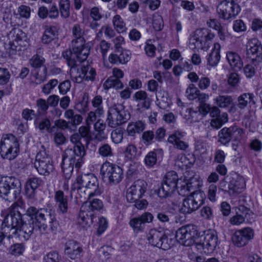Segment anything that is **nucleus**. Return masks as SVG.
Segmentation results:
<instances>
[{"mask_svg": "<svg viewBox=\"0 0 262 262\" xmlns=\"http://www.w3.org/2000/svg\"><path fill=\"white\" fill-rule=\"evenodd\" d=\"M231 127L232 138L235 141L240 140L242 138L243 135L244 134V130L237 126H233Z\"/></svg>", "mask_w": 262, "mask_h": 262, "instance_id": "61", "label": "nucleus"}, {"mask_svg": "<svg viewBox=\"0 0 262 262\" xmlns=\"http://www.w3.org/2000/svg\"><path fill=\"white\" fill-rule=\"evenodd\" d=\"M153 216L149 212H145L138 217L131 219L129 224L133 229L134 232L138 233L142 231L146 223H150L152 221Z\"/></svg>", "mask_w": 262, "mask_h": 262, "instance_id": "18", "label": "nucleus"}, {"mask_svg": "<svg viewBox=\"0 0 262 262\" xmlns=\"http://www.w3.org/2000/svg\"><path fill=\"white\" fill-rule=\"evenodd\" d=\"M85 31L83 27L79 24H75L72 28V35L73 39H85Z\"/></svg>", "mask_w": 262, "mask_h": 262, "instance_id": "49", "label": "nucleus"}, {"mask_svg": "<svg viewBox=\"0 0 262 262\" xmlns=\"http://www.w3.org/2000/svg\"><path fill=\"white\" fill-rule=\"evenodd\" d=\"M92 104L94 107L97 108L96 111L98 116H101L104 111L102 106V98L100 95L96 96L92 100Z\"/></svg>", "mask_w": 262, "mask_h": 262, "instance_id": "54", "label": "nucleus"}, {"mask_svg": "<svg viewBox=\"0 0 262 262\" xmlns=\"http://www.w3.org/2000/svg\"><path fill=\"white\" fill-rule=\"evenodd\" d=\"M35 221L41 231L48 233L49 231L52 232L57 231L58 223L54 212L45 208L37 209L33 206L29 207L24 214L19 212L18 207L11 208L5 217L2 226L9 229V238L15 237L21 241H26L36 229Z\"/></svg>", "mask_w": 262, "mask_h": 262, "instance_id": "1", "label": "nucleus"}, {"mask_svg": "<svg viewBox=\"0 0 262 262\" xmlns=\"http://www.w3.org/2000/svg\"><path fill=\"white\" fill-rule=\"evenodd\" d=\"M42 183V181L40 178L33 177L27 180L26 185L30 188L36 189Z\"/></svg>", "mask_w": 262, "mask_h": 262, "instance_id": "57", "label": "nucleus"}, {"mask_svg": "<svg viewBox=\"0 0 262 262\" xmlns=\"http://www.w3.org/2000/svg\"><path fill=\"white\" fill-rule=\"evenodd\" d=\"M178 181V176L177 173L174 171H171L166 173L162 182L165 183V185L175 190L177 186Z\"/></svg>", "mask_w": 262, "mask_h": 262, "instance_id": "37", "label": "nucleus"}, {"mask_svg": "<svg viewBox=\"0 0 262 262\" xmlns=\"http://www.w3.org/2000/svg\"><path fill=\"white\" fill-rule=\"evenodd\" d=\"M111 138L115 143H120L123 139V131L120 129L114 130L111 134Z\"/></svg>", "mask_w": 262, "mask_h": 262, "instance_id": "63", "label": "nucleus"}, {"mask_svg": "<svg viewBox=\"0 0 262 262\" xmlns=\"http://www.w3.org/2000/svg\"><path fill=\"white\" fill-rule=\"evenodd\" d=\"M147 184L143 180H137L127 189L126 200L127 202H135L140 199L147 189Z\"/></svg>", "mask_w": 262, "mask_h": 262, "instance_id": "15", "label": "nucleus"}, {"mask_svg": "<svg viewBox=\"0 0 262 262\" xmlns=\"http://www.w3.org/2000/svg\"><path fill=\"white\" fill-rule=\"evenodd\" d=\"M83 80L93 81L96 75L95 70L90 67H82Z\"/></svg>", "mask_w": 262, "mask_h": 262, "instance_id": "51", "label": "nucleus"}, {"mask_svg": "<svg viewBox=\"0 0 262 262\" xmlns=\"http://www.w3.org/2000/svg\"><path fill=\"white\" fill-rule=\"evenodd\" d=\"M103 207V202L99 199H94L91 201L82 204L81 210L93 213L94 211H100Z\"/></svg>", "mask_w": 262, "mask_h": 262, "instance_id": "30", "label": "nucleus"}, {"mask_svg": "<svg viewBox=\"0 0 262 262\" xmlns=\"http://www.w3.org/2000/svg\"><path fill=\"white\" fill-rule=\"evenodd\" d=\"M100 172L103 181L110 185L118 184L123 178L122 169L110 162H105L102 164Z\"/></svg>", "mask_w": 262, "mask_h": 262, "instance_id": "6", "label": "nucleus"}, {"mask_svg": "<svg viewBox=\"0 0 262 262\" xmlns=\"http://www.w3.org/2000/svg\"><path fill=\"white\" fill-rule=\"evenodd\" d=\"M94 216V213H89L87 211L81 210V208L78 219V224L82 228H86L92 224Z\"/></svg>", "mask_w": 262, "mask_h": 262, "instance_id": "28", "label": "nucleus"}, {"mask_svg": "<svg viewBox=\"0 0 262 262\" xmlns=\"http://www.w3.org/2000/svg\"><path fill=\"white\" fill-rule=\"evenodd\" d=\"M47 68L45 66H42V70L39 69L35 73L34 82L36 84H40L47 79Z\"/></svg>", "mask_w": 262, "mask_h": 262, "instance_id": "48", "label": "nucleus"}, {"mask_svg": "<svg viewBox=\"0 0 262 262\" xmlns=\"http://www.w3.org/2000/svg\"><path fill=\"white\" fill-rule=\"evenodd\" d=\"M217 245L218 237L216 233L208 231L205 234L203 241L195 243V247L204 254H209L215 250Z\"/></svg>", "mask_w": 262, "mask_h": 262, "instance_id": "14", "label": "nucleus"}, {"mask_svg": "<svg viewBox=\"0 0 262 262\" xmlns=\"http://www.w3.org/2000/svg\"><path fill=\"white\" fill-rule=\"evenodd\" d=\"M84 189L89 193V198L100 195L102 193L97 177L93 173H90L86 186Z\"/></svg>", "mask_w": 262, "mask_h": 262, "instance_id": "23", "label": "nucleus"}, {"mask_svg": "<svg viewBox=\"0 0 262 262\" xmlns=\"http://www.w3.org/2000/svg\"><path fill=\"white\" fill-rule=\"evenodd\" d=\"M82 249L76 241H68L65 246V253L73 259L78 258L81 256Z\"/></svg>", "mask_w": 262, "mask_h": 262, "instance_id": "26", "label": "nucleus"}, {"mask_svg": "<svg viewBox=\"0 0 262 262\" xmlns=\"http://www.w3.org/2000/svg\"><path fill=\"white\" fill-rule=\"evenodd\" d=\"M228 121V115L227 113H223L221 116L212 119L211 121L210 124L213 127L216 128H220L225 123Z\"/></svg>", "mask_w": 262, "mask_h": 262, "instance_id": "47", "label": "nucleus"}, {"mask_svg": "<svg viewBox=\"0 0 262 262\" xmlns=\"http://www.w3.org/2000/svg\"><path fill=\"white\" fill-rule=\"evenodd\" d=\"M147 239L152 246L164 250L169 249L171 246V239H169L163 231L155 229L149 231L147 234Z\"/></svg>", "mask_w": 262, "mask_h": 262, "instance_id": "13", "label": "nucleus"}, {"mask_svg": "<svg viewBox=\"0 0 262 262\" xmlns=\"http://www.w3.org/2000/svg\"><path fill=\"white\" fill-rule=\"evenodd\" d=\"M162 153L161 149H155L149 152L145 157L144 162L147 166L152 167L157 161V156Z\"/></svg>", "mask_w": 262, "mask_h": 262, "instance_id": "40", "label": "nucleus"}, {"mask_svg": "<svg viewBox=\"0 0 262 262\" xmlns=\"http://www.w3.org/2000/svg\"><path fill=\"white\" fill-rule=\"evenodd\" d=\"M253 230L251 228L246 227L235 231L232 239L236 246L241 247L247 245L249 241L253 238Z\"/></svg>", "mask_w": 262, "mask_h": 262, "instance_id": "17", "label": "nucleus"}, {"mask_svg": "<svg viewBox=\"0 0 262 262\" xmlns=\"http://www.w3.org/2000/svg\"><path fill=\"white\" fill-rule=\"evenodd\" d=\"M45 61V59L43 57L36 54L33 56L30 59L29 63L33 68H40L43 66Z\"/></svg>", "mask_w": 262, "mask_h": 262, "instance_id": "52", "label": "nucleus"}, {"mask_svg": "<svg viewBox=\"0 0 262 262\" xmlns=\"http://www.w3.org/2000/svg\"><path fill=\"white\" fill-rule=\"evenodd\" d=\"M129 119L124 106L122 104H115L109 108L106 122L108 126L115 128L125 123Z\"/></svg>", "mask_w": 262, "mask_h": 262, "instance_id": "8", "label": "nucleus"}, {"mask_svg": "<svg viewBox=\"0 0 262 262\" xmlns=\"http://www.w3.org/2000/svg\"><path fill=\"white\" fill-rule=\"evenodd\" d=\"M204 194L201 192H195L185 199L180 209L181 213L189 214L196 210L204 204Z\"/></svg>", "mask_w": 262, "mask_h": 262, "instance_id": "11", "label": "nucleus"}, {"mask_svg": "<svg viewBox=\"0 0 262 262\" xmlns=\"http://www.w3.org/2000/svg\"><path fill=\"white\" fill-rule=\"evenodd\" d=\"M144 143L146 145L151 144L152 140L155 138V134L152 130H147L144 132L142 136Z\"/></svg>", "mask_w": 262, "mask_h": 262, "instance_id": "64", "label": "nucleus"}, {"mask_svg": "<svg viewBox=\"0 0 262 262\" xmlns=\"http://www.w3.org/2000/svg\"><path fill=\"white\" fill-rule=\"evenodd\" d=\"M130 51L127 50L116 51L110 55L108 60L113 64H125L130 60Z\"/></svg>", "mask_w": 262, "mask_h": 262, "instance_id": "25", "label": "nucleus"}, {"mask_svg": "<svg viewBox=\"0 0 262 262\" xmlns=\"http://www.w3.org/2000/svg\"><path fill=\"white\" fill-rule=\"evenodd\" d=\"M54 200L57 212L66 213L69 209L68 196L62 190H59L55 192Z\"/></svg>", "mask_w": 262, "mask_h": 262, "instance_id": "20", "label": "nucleus"}, {"mask_svg": "<svg viewBox=\"0 0 262 262\" xmlns=\"http://www.w3.org/2000/svg\"><path fill=\"white\" fill-rule=\"evenodd\" d=\"M133 99L141 104L142 107L148 109L150 107L151 99L148 97L147 93L144 91H139L135 93Z\"/></svg>", "mask_w": 262, "mask_h": 262, "instance_id": "31", "label": "nucleus"}, {"mask_svg": "<svg viewBox=\"0 0 262 262\" xmlns=\"http://www.w3.org/2000/svg\"><path fill=\"white\" fill-rule=\"evenodd\" d=\"M19 151V144L16 138L12 134L4 136L0 143V154L5 159H14Z\"/></svg>", "mask_w": 262, "mask_h": 262, "instance_id": "7", "label": "nucleus"}, {"mask_svg": "<svg viewBox=\"0 0 262 262\" xmlns=\"http://www.w3.org/2000/svg\"><path fill=\"white\" fill-rule=\"evenodd\" d=\"M197 227L189 224L180 228L176 232L177 241L182 245L190 246L194 243V238L198 235Z\"/></svg>", "mask_w": 262, "mask_h": 262, "instance_id": "12", "label": "nucleus"}, {"mask_svg": "<svg viewBox=\"0 0 262 262\" xmlns=\"http://www.w3.org/2000/svg\"><path fill=\"white\" fill-rule=\"evenodd\" d=\"M184 136V132L178 130L169 136L168 141L173 144L175 148L185 150L188 148V144L182 140Z\"/></svg>", "mask_w": 262, "mask_h": 262, "instance_id": "22", "label": "nucleus"}, {"mask_svg": "<svg viewBox=\"0 0 262 262\" xmlns=\"http://www.w3.org/2000/svg\"><path fill=\"white\" fill-rule=\"evenodd\" d=\"M214 100L216 104L221 108H227L233 104V98L229 95H219Z\"/></svg>", "mask_w": 262, "mask_h": 262, "instance_id": "38", "label": "nucleus"}, {"mask_svg": "<svg viewBox=\"0 0 262 262\" xmlns=\"http://www.w3.org/2000/svg\"><path fill=\"white\" fill-rule=\"evenodd\" d=\"M254 95L252 93H243L237 97L236 106L240 110L245 109L251 101H253Z\"/></svg>", "mask_w": 262, "mask_h": 262, "instance_id": "33", "label": "nucleus"}, {"mask_svg": "<svg viewBox=\"0 0 262 262\" xmlns=\"http://www.w3.org/2000/svg\"><path fill=\"white\" fill-rule=\"evenodd\" d=\"M56 33L55 27L46 26L45 27L44 33L41 38L42 42L44 44L50 43L55 37Z\"/></svg>", "mask_w": 262, "mask_h": 262, "instance_id": "34", "label": "nucleus"}, {"mask_svg": "<svg viewBox=\"0 0 262 262\" xmlns=\"http://www.w3.org/2000/svg\"><path fill=\"white\" fill-rule=\"evenodd\" d=\"M35 124L36 127L42 132L43 130H46L47 132L51 133L53 132V129L55 128L54 126L51 127L50 121L47 118L43 119L39 121H36Z\"/></svg>", "mask_w": 262, "mask_h": 262, "instance_id": "45", "label": "nucleus"}, {"mask_svg": "<svg viewBox=\"0 0 262 262\" xmlns=\"http://www.w3.org/2000/svg\"><path fill=\"white\" fill-rule=\"evenodd\" d=\"M145 127V124L141 121L129 123L127 127L126 131L129 136H134L136 134L142 132Z\"/></svg>", "mask_w": 262, "mask_h": 262, "instance_id": "35", "label": "nucleus"}, {"mask_svg": "<svg viewBox=\"0 0 262 262\" xmlns=\"http://www.w3.org/2000/svg\"><path fill=\"white\" fill-rule=\"evenodd\" d=\"M81 138L78 133L72 135L70 141L75 145L73 148H66L62 154L61 167L66 179L71 177L74 166L79 169L84 163L85 150L80 141Z\"/></svg>", "mask_w": 262, "mask_h": 262, "instance_id": "2", "label": "nucleus"}, {"mask_svg": "<svg viewBox=\"0 0 262 262\" xmlns=\"http://www.w3.org/2000/svg\"><path fill=\"white\" fill-rule=\"evenodd\" d=\"M90 176V173L78 175L76 178V183L73 184H76V186H81V187L84 188L85 186H86Z\"/></svg>", "mask_w": 262, "mask_h": 262, "instance_id": "59", "label": "nucleus"}, {"mask_svg": "<svg viewBox=\"0 0 262 262\" xmlns=\"http://www.w3.org/2000/svg\"><path fill=\"white\" fill-rule=\"evenodd\" d=\"M174 191L175 190L165 185V183L162 182L161 186L158 190L157 194L160 198L165 199L170 196Z\"/></svg>", "mask_w": 262, "mask_h": 262, "instance_id": "46", "label": "nucleus"}, {"mask_svg": "<svg viewBox=\"0 0 262 262\" xmlns=\"http://www.w3.org/2000/svg\"><path fill=\"white\" fill-rule=\"evenodd\" d=\"M21 192L19 180L12 177L2 178L0 181V196L9 201L15 200Z\"/></svg>", "mask_w": 262, "mask_h": 262, "instance_id": "4", "label": "nucleus"}, {"mask_svg": "<svg viewBox=\"0 0 262 262\" xmlns=\"http://www.w3.org/2000/svg\"><path fill=\"white\" fill-rule=\"evenodd\" d=\"M70 198L71 199H74L75 203L78 205L85 203L87 202V198H89V193L86 192L84 188L81 186H76V184H73L72 186Z\"/></svg>", "mask_w": 262, "mask_h": 262, "instance_id": "21", "label": "nucleus"}, {"mask_svg": "<svg viewBox=\"0 0 262 262\" xmlns=\"http://www.w3.org/2000/svg\"><path fill=\"white\" fill-rule=\"evenodd\" d=\"M89 49L85 46V39H73L70 49L62 52V55L69 66L73 67L76 62H82L86 59Z\"/></svg>", "mask_w": 262, "mask_h": 262, "instance_id": "3", "label": "nucleus"}, {"mask_svg": "<svg viewBox=\"0 0 262 262\" xmlns=\"http://www.w3.org/2000/svg\"><path fill=\"white\" fill-rule=\"evenodd\" d=\"M10 74L6 68H0V85L7 83L9 80Z\"/></svg>", "mask_w": 262, "mask_h": 262, "instance_id": "60", "label": "nucleus"}, {"mask_svg": "<svg viewBox=\"0 0 262 262\" xmlns=\"http://www.w3.org/2000/svg\"><path fill=\"white\" fill-rule=\"evenodd\" d=\"M247 56L253 64L256 65L262 59V46L256 38L248 41L247 43Z\"/></svg>", "mask_w": 262, "mask_h": 262, "instance_id": "16", "label": "nucleus"}, {"mask_svg": "<svg viewBox=\"0 0 262 262\" xmlns=\"http://www.w3.org/2000/svg\"><path fill=\"white\" fill-rule=\"evenodd\" d=\"M245 186V181L242 176L235 174L230 177L228 188L229 192L233 195L240 193L244 190Z\"/></svg>", "mask_w": 262, "mask_h": 262, "instance_id": "19", "label": "nucleus"}, {"mask_svg": "<svg viewBox=\"0 0 262 262\" xmlns=\"http://www.w3.org/2000/svg\"><path fill=\"white\" fill-rule=\"evenodd\" d=\"M226 58L232 69L235 71L241 69L243 67V62L238 54L234 52H228L226 54Z\"/></svg>", "mask_w": 262, "mask_h": 262, "instance_id": "29", "label": "nucleus"}, {"mask_svg": "<svg viewBox=\"0 0 262 262\" xmlns=\"http://www.w3.org/2000/svg\"><path fill=\"white\" fill-rule=\"evenodd\" d=\"M25 246L22 244H15L9 248V252L11 254L14 256H19L21 255L25 250Z\"/></svg>", "mask_w": 262, "mask_h": 262, "instance_id": "55", "label": "nucleus"}, {"mask_svg": "<svg viewBox=\"0 0 262 262\" xmlns=\"http://www.w3.org/2000/svg\"><path fill=\"white\" fill-rule=\"evenodd\" d=\"M105 127V124L101 122L100 119H98L94 124L95 138L98 141H102L106 139L107 137L104 133Z\"/></svg>", "mask_w": 262, "mask_h": 262, "instance_id": "36", "label": "nucleus"}, {"mask_svg": "<svg viewBox=\"0 0 262 262\" xmlns=\"http://www.w3.org/2000/svg\"><path fill=\"white\" fill-rule=\"evenodd\" d=\"M214 36V34L207 28L197 29L190 39V48L207 50L210 47Z\"/></svg>", "mask_w": 262, "mask_h": 262, "instance_id": "5", "label": "nucleus"}, {"mask_svg": "<svg viewBox=\"0 0 262 262\" xmlns=\"http://www.w3.org/2000/svg\"><path fill=\"white\" fill-rule=\"evenodd\" d=\"M219 142L223 145H226L233 139L231 133V127H224L218 134Z\"/></svg>", "mask_w": 262, "mask_h": 262, "instance_id": "39", "label": "nucleus"}, {"mask_svg": "<svg viewBox=\"0 0 262 262\" xmlns=\"http://www.w3.org/2000/svg\"><path fill=\"white\" fill-rule=\"evenodd\" d=\"M26 37L25 33L17 28H13L7 34L9 44L14 46L15 42L20 45L19 42L25 39Z\"/></svg>", "mask_w": 262, "mask_h": 262, "instance_id": "27", "label": "nucleus"}, {"mask_svg": "<svg viewBox=\"0 0 262 262\" xmlns=\"http://www.w3.org/2000/svg\"><path fill=\"white\" fill-rule=\"evenodd\" d=\"M216 11L220 18L230 20L238 14L241 8L233 0H223L218 5Z\"/></svg>", "mask_w": 262, "mask_h": 262, "instance_id": "10", "label": "nucleus"}, {"mask_svg": "<svg viewBox=\"0 0 262 262\" xmlns=\"http://www.w3.org/2000/svg\"><path fill=\"white\" fill-rule=\"evenodd\" d=\"M91 126L86 125V126H82L79 128L78 132L79 135L81 138H85L86 140H90L91 138Z\"/></svg>", "mask_w": 262, "mask_h": 262, "instance_id": "62", "label": "nucleus"}, {"mask_svg": "<svg viewBox=\"0 0 262 262\" xmlns=\"http://www.w3.org/2000/svg\"><path fill=\"white\" fill-rule=\"evenodd\" d=\"M220 45L214 43V48L207 57V64L211 67H215L220 60Z\"/></svg>", "mask_w": 262, "mask_h": 262, "instance_id": "32", "label": "nucleus"}, {"mask_svg": "<svg viewBox=\"0 0 262 262\" xmlns=\"http://www.w3.org/2000/svg\"><path fill=\"white\" fill-rule=\"evenodd\" d=\"M112 23L115 30L118 33L126 31V24L120 15L116 14L112 18Z\"/></svg>", "mask_w": 262, "mask_h": 262, "instance_id": "41", "label": "nucleus"}, {"mask_svg": "<svg viewBox=\"0 0 262 262\" xmlns=\"http://www.w3.org/2000/svg\"><path fill=\"white\" fill-rule=\"evenodd\" d=\"M157 217L162 223H168L169 224L178 223L180 221L179 215L174 209L161 211L157 213Z\"/></svg>", "mask_w": 262, "mask_h": 262, "instance_id": "24", "label": "nucleus"}, {"mask_svg": "<svg viewBox=\"0 0 262 262\" xmlns=\"http://www.w3.org/2000/svg\"><path fill=\"white\" fill-rule=\"evenodd\" d=\"M199 93L200 90L193 84H190L186 91L187 98L191 100L196 98Z\"/></svg>", "mask_w": 262, "mask_h": 262, "instance_id": "53", "label": "nucleus"}, {"mask_svg": "<svg viewBox=\"0 0 262 262\" xmlns=\"http://www.w3.org/2000/svg\"><path fill=\"white\" fill-rule=\"evenodd\" d=\"M77 62L76 64L73 67H71L70 70V75L71 78L75 81L77 83H81L83 80L84 77L83 76V67L80 69L76 68Z\"/></svg>", "mask_w": 262, "mask_h": 262, "instance_id": "42", "label": "nucleus"}, {"mask_svg": "<svg viewBox=\"0 0 262 262\" xmlns=\"http://www.w3.org/2000/svg\"><path fill=\"white\" fill-rule=\"evenodd\" d=\"M186 113H187L188 114L185 115V119L188 123L191 124L195 123L202 119V116L199 112L194 111L190 108H188L186 110Z\"/></svg>", "mask_w": 262, "mask_h": 262, "instance_id": "44", "label": "nucleus"}, {"mask_svg": "<svg viewBox=\"0 0 262 262\" xmlns=\"http://www.w3.org/2000/svg\"><path fill=\"white\" fill-rule=\"evenodd\" d=\"M98 152L99 155L103 158H110L114 155L112 147L106 143L103 144L99 147Z\"/></svg>", "mask_w": 262, "mask_h": 262, "instance_id": "50", "label": "nucleus"}, {"mask_svg": "<svg viewBox=\"0 0 262 262\" xmlns=\"http://www.w3.org/2000/svg\"><path fill=\"white\" fill-rule=\"evenodd\" d=\"M34 165L37 172L41 175L48 176L53 171L54 168L52 159L44 146H41L37 154Z\"/></svg>", "mask_w": 262, "mask_h": 262, "instance_id": "9", "label": "nucleus"}, {"mask_svg": "<svg viewBox=\"0 0 262 262\" xmlns=\"http://www.w3.org/2000/svg\"><path fill=\"white\" fill-rule=\"evenodd\" d=\"M60 16L67 18L70 15V1L69 0H60L59 3Z\"/></svg>", "mask_w": 262, "mask_h": 262, "instance_id": "43", "label": "nucleus"}, {"mask_svg": "<svg viewBox=\"0 0 262 262\" xmlns=\"http://www.w3.org/2000/svg\"><path fill=\"white\" fill-rule=\"evenodd\" d=\"M46 262H60L61 257L56 251L48 253L44 257Z\"/></svg>", "mask_w": 262, "mask_h": 262, "instance_id": "58", "label": "nucleus"}, {"mask_svg": "<svg viewBox=\"0 0 262 262\" xmlns=\"http://www.w3.org/2000/svg\"><path fill=\"white\" fill-rule=\"evenodd\" d=\"M17 12L21 18L28 19L31 16V9L29 6L22 5L18 7Z\"/></svg>", "mask_w": 262, "mask_h": 262, "instance_id": "56", "label": "nucleus"}]
</instances>
